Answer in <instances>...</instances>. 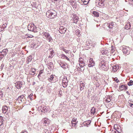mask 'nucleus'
Listing matches in <instances>:
<instances>
[{"instance_id":"obj_14","label":"nucleus","mask_w":133,"mask_h":133,"mask_svg":"<svg viewBox=\"0 0 133 133\" xmlns=\"http://www.w3.org/2000/svg\"><path fill=\"white\" fill-rule=\"evenodd\" d=\"M119 66L118 65L115 64L112 66V71L115 72L119 68Z\"/></svg>"},{"instance_id":"obj_44","label":"nucleus","mask_w":133,"mask_h":133,"mask_svg":"<svg viewBox=\"0 0 133 133\" xmlns=\"http://www.w3.org/2000/svg\"><path fill=\"white\" fill-rule=\"evenodd\" d=\"M77 122H72V123H71L72 126L73 127H75V125H76V124Z\"/></svg>"},{"instance_id":"obj_49","label":"nucleus","mask_w":133,"mask_h":133,"mask_svg":"<svg viewBox=\"0 0 133 133\" xmlns=\"http://www.w3.org/2000/svg\"><path fill=\"white\" fill-rule=\"evenodd\" d=\"M65 59H67L68 61H70V60L69 59V58H68V57L66 56H65Z\"/></svg>"},{"instance_id":"obj_41","label":"nucleus","mask_w":133,"mask_h":133,"mask_svg":"<svg viewBox=\"0 0 133 133\" xmlns=\"http://www.w3.org/2000/svg\"><path fill=\"white\" fill-rule=\"evenodd\" d=\"M52 51H47V52H49V53L50 52H51V55H50L49 56V57H53L52 56V52H51Z\"/></svg>"},{"instance_id":"obj_6","label":"nucleus","mask_w":133,"mask_h":133,"mask_svg":"<svg viewBox=\"0 0 133 133\" xmlns=\"http://www.w3.org/2000/svg\"><path fill=\"white\" fill-rule=\"evenodd\" d=\"M130 49L129 47L125 46H123L122 51L124 54H125L127 55H128L130 53Z\"/></svg>"},{"instance_id":"obj_31","label":"nucleus","mask_w":133,"mask_h":133,"mask_svg":"<svg viewBox=\"0 0 133 133\" xmlns=\"http://www.w3.org/2000/svg\"><path fill=\"white\" fill-rule=\"evenodd\" d=\"M128 85L129 86L133 85V81L132 80H130L129 82L128 83Z\"/></svg>"},{"instance_id":"obj_51","label":"nucleus","mask_w":133,"mask_h":133,"mask_svg":"<svg viewBox=\"0 0 133 133\" xmlns=\"http://www.w3.org/2000/svg\"><path fill=\"white\" fill-rule=\"evenodd\" d=\"M23 97H24V96H23L21 95L20 96H19L18 97V98H23Z\"/></svg>"},{"instance_id":"obj_48","label":"nucleus","mask_w":133,"mask_h":133,"mask_svg":"<svg viewBox=\"0 0 133 133\" xmlns=\"http://www.w3.org/2000/svg\"><path fill=\"white\" fill-rule=\"evenodd\" d=\"M129 104H130V107L133 108V103L132 104L131 103H130V102H129Z\"/></svg>"},{"instance_id":"obj_45","label":"nucleus","mask_w":133,"mask_h":133,"mask_svg":"<svg viewBox=\"0 0 133 133\" xmlns=\"http://www.w3.org/2000/svg\"><path fill=\"white\" fill-rule=\"evenodd\" d=\"M43 73V71L41 70L39 72V73L38 75V77H39V76H40Z\"/></svg>"},{"instance_id":"obj_24","label":"nucleus","mask_w":133,"mask_h":133,"mask_svg":"<svg viewBox=\"0 0 133 133\" xmlns=\"http://www.w3.org/2000/svg\"><path fill=\"white\" fill-rule=\"evenodd\" d=\"M130 24V22H128L125 26V29L128 30L131 27Z\"/></svg>"},{"instance_id":"obj_39","label":"nucleus","mask_w":133,"mask_h":133,"mask_svg":"<svg viewBox=\"0 0 133 133\" xmlns=\"http://www.w3.org/2000/svg\"><path fill=\"white\" fill-rule=\"evenodd\" d=\"M59 46H63L64 47V45L63 44V43L61 42H60L59 43Z\"/></svg>"},{"instance_id":"obj_42","label":"nucleus","mask_w":133,"mask_h":133,"mask_svg":"<svg viewBox=\"0 0 133 133\" xmlns=\"http://www.w3.org/2000/svg\"><path fill=\"white\" fill-rule=\"evenodd\" d=\"M72 122H76V119L75 118H73L72 120L71 123H72Z\"/></svg>"},{"instance_id":"obj_32","label":"nucleus","mask_w":133,"mask_h":133,"mask_svg":"<svg viewBox=\"0 0 133 133\" xmlns=\"http://www.w3.org/2000/svg\"><path fill=\"white\" fill-rule=\"evenodd\" d=\"M35 71L36 70L34 68H32L31 71L30 72V74H32V73H34Z\"/></svg>"},{"instance_id":"obj_47","label":"nucleus","mask_w":133,"mask_h":133,"mask_svg":"<svg viewBox=\"0 0 133 133\" xmlns=\"http://www.w3.org/2000/svg\"><path fill=\"white\" fill-rule=\"evenodd\" d=\"M62 91H59V96L60 95V96L61 97V96H62Z\"/></svg>"},{"instance_id":"obj_8","label":"nucleus","mask_w":133,"mask_h":133,"mask_svg":"<svg viewBox=\"0 0 133 133\" xmlns=\"http://www.w3.org/2000/svg\"><path fill=\"white\" fill-rule=\"evenodd\" d=\"M105 24L108 27L109 29H112L114 27V26L115 24V23L113 22H111L110 23L108 22L105 23Z\"/></svg>"},{"instance_id":"obj_55","label":"nucleus","mask_w":133,"mask_h":133,"mask_svg":"<svg viewBox=\"0 0 133 133\" xmlns=\"http://www.w3.org/2000/svg\"><path fill=\"white\" fill-rule=\"evenodd\" d=\"M76 32L77 33H78V32H80V31L78 30H76Z\"/></svg>"},{"instance_id":"obj_53","label":"nucleus","mask_w":133,"mask_h":133,"mask_svg":"<svg viewBox=\"0 0 133 133\" xmlns=\"http://www.w3.org/2000/svg\"><path fill=\"white\" fill-rule=\"evenodd\" d=\"M26 37H27L32 38L33 37V36L32 35H30L29 36H28Z\"/></svg>"},{"instance_id":"obj_36","label":"nucleus","mask_w":133,"mask_h":133,"mask_svg":"<svg viewBox=\"0 0 133 133\" xmlns=\"http://www.w3.org/2000/svg\"><path fill=\"white\" fill-rule=\"evenodd\" d=\"M54 78V77L53 76L51 75L50 76V78H49V79L51 81H54L53 79Z\"/></svg>"},{"instance_id":"obj_38","label":"nucleus","mask_w":133,"mask_h":133,"mask_svg":"<svg viewBox=\"0 0 133 133\" xmlns=\"http://www.w3.org/2000/svg\"><path fill=\"white\" fill-rule=\"evenodd\" d=\"M129 34L131 36L133 35V30H130L129 32Z\"/></svg>"},{"instance_id":"obj_25","label":"nucleus","mask_w":133,"mask_h":133,"mask_svg":"<svg viewBox=\"0 0 133 133\" xmlns=\"http://www.w3.org/2000/svg\"><path fill=\"white\" fill-rule=\"evenodd\" d=\"M105 0H99L98 2V4L100 6H103L104 5L103 3Z\"/></svg>"},{"instance_id":"obj_56","label":"nucleus","mask_w":133,"mask_h":133,"mask_svg":"<svg viewBox=\"0 0 133 133\" xmlns=\"http://www.w3.org/2000/svg\"><path fill=\"white\" fill-rule=\"evenodd\" d=\"M22 133H27V132L26 131H24V132H22Z\"/></svg>"},{"instance_id":"obj_43","label":"nucleus","mask_w":133,"mask_h":133,"mask_svg":"<svg viewBox=\"0 0 133 133\" xmlns=\"http://www.w3.org/2000/svg\"><path fill=\"white\" fill-rule=\"evenodd\" d=\"M114 80L117 83H118L119 82V80L118 79L117 77H115L114 78Z\"/></svg>"},{"instance_id":"obj_9","label":"nucleus","mask_w":133,"mask_h":133,"mask_svg":"<svg viewBox=\"0 0 133 133\" xmlns=\"http://www.w3.org/2000/svg\"><path fill=\"white\" fill-rule=\"evenodd\" d=\"M109 49H105L104 50L101 51V53L103 54H105L108 55L109 53Z\"/></svg>"},{"instance_id":"obj_4","label":"nucleus","mask_w":133,"mask_h":133,"mask_svg":"<svg viewBox=\"0 0 133 133\" xmlns=\"http://www.w3.org/2000/svg\"><path fill=\"white\" fill-rule=\"evenodd\" d=\"M28 29L29 30L35 32L38 31L36 28L33 23L29 24L28 26Z\"/></svg>"},{"instance_id":"obj_34","label":"nucleus","mask_w":133,"mask_h":133,"mask_svg":"<svg viewBox=\"0 0 133 133\" xmlns=\"http://www.w3.org/2000/svg\"><path fill=\"white\" fill-rule=\"evenodd\" d=\"M91 42L90 41H87L86 42V45L87 46H89L91 43Z\"/></svg>"},{"instance_id":"obj_27","label":"nucleus","mask_w":133,"mask_h":133,"mask_svg":"<svg viewBox=\"0 0 133 133\" xmlns=\"http://www.w3.org/2000/svg\"><path fill=\"white\" fill-rule=\"evenodd\" d=\"M92 14L95 16L97 17H98L99 15V13L97 12L96 11H93L92 12Z\"/></svg>"},{"instance_id":"obj_58","label":"nucleus","mask_w":133,"mask_h":133,"mask_svg":"<svg viewBox=\"0 0 133 133\" xmlns=\"http://www.w3.org/2000/svg\"><path fill=\"white\" fill-rule=\"evenodd\" d=\"M3 25L5 26H6L4 24H3Z\"/></svg>"},{"instance_id":"obj_28","label":"nucleus","mask_w":133,"mask_h":133,"mask_svg":"<svg viewBox=\"0 0 133 133\" xmlns=\"http://www.w3.org/2000/svg\"><path fill=\"white\" fill-rule=\"evenodd\" d=\"M49 121V119L47 118H43L42 120V122L43 123L46 124L47 123L48 121Z\"/></svg>"},{"instance_id":"obj_40","label":"nucleus","mask_w":133,"mask_h":133,"mask_svg":"<svg viewBox=\"0 0 133 133\" xmlns=\"http://www.w3.org/2000/svg\"><path fill=\"white\" fill-rule=\"evenodd\" d=\"M60 57H61L62 58V59H65V57L66 56L64 54H62L61 55H60Z\"/></svg>"},{"instance_id":"obj_18","label":"nucleus","mask_w":133,"mask_h":133,"mask_svg":"<svg viewBox=\"0 0 133 133\" xmlns=\"http://www.w3.org/2000/svg\"><path fill=\"white\" fill-rule=\"evenodd\" d=\"M65 29L63 28V27H60V28H59V31L60 33L61 34H63L65 32Z\"/></svg>"},{"instance_id":"obj_17","label":"nucleus","mask_w":133,"mask_h":133,"mask_svg":"<svg viewBox=\"0 0 133 133\" xmlns=\"http://www.w3.org/2000/svg\"><path fill=\"white\" fill-rule=\"evenodd\" d=\"M2 109L3 112L4 114H5L8 111V108L5 105L3 107Z\"/></svg>"},{"instance_id":"obj_26","label":"nucleus","mask_w":133,"mask_h":133,"mask_svg":"<svg viewBox=\"0 0 133 133\" xmlns=\"http://www.w3.org/2000/svg\"><path fill=\"white\" fill-rule=\"evenodd\" d=\"M96 112V109L94 107H93L92 108L91 110V114H92L93 115H94Z\"/></svg>"},{"instance_id":"obj_22","label":"nucleus","mask_w":133,"mask_h":133,"mask_svg":"<svg viewBox=\"0 0 133 133\" xmlns=\"http://www.w3.org/2000/svg\"><path fill=\"white\" fill-rule=\"evenodd\" d=\"M91 121L90 120H89L83 122V124L84 125V126H86L87 125H88L90 124L91 123ZM87 126L88 127V126L87 125Z\"/></svg>"},{"instance_id":"obj_7","label":"nucleus","mask_w":133,"mask_h":133,"mask_svg":"<svg viewBox=\"0 0 133 133\" xmlns=\"http://www.w3.org/2000/svg\"><path fill=\"white\" fill-rule=\"evenodd\" d=\"M8 52L7 49H3L2 51L0 52V58H2L6 56Z\"/></svg>"},{"instance_id":"obj_46","label":"nucleus","mask_w":133,"mask_h":133,"mask_svg":"<svg viewBox=\"0 0 133 133\" xmlns=\"http://www.w3.org/2000/svg\"><path fill=\"white\" fill-rule=\"evenodd\" d=\"M62 91H59V96L60 95V96L61 97V96H62Z\"/></svg>"},{"instance_id":"obj_23","label":"nucleus","mask_w":133,"mask_h":133,"mask_svg":"<svg viewBox=\"0 0 133 133\" xmlns=\"http://www.w3.org/2000/svg\"><path fill=\"white\" fill-rule=\"evenodd\" d=\"M114 127L115 129V130H120L121 128L119 125L117 124H115L114 125Z\"/></svg>"},{"instance_id":"obj_54","label":"nucleus","mask_w":133,"mask_h":133,"mask_svg":"<svg viewBox=\"0 0 133 133\" xmlns=\"http://www.w3.org/2000/svg\"><path fill=\"white\" fill-rule=\"evenodd\" d=\"M77 68V70H79V71H80V70H81V68H80L79 67H78Z\"/></svg>"},{"instance_id":"obj_1","label":"nucleus","mask_w":133,"mask_h":133,"mask_svg":"<svg viewBox=\"0 0 133 133\" xmlns=\"http://www.w3.org/2000/svg\"><path fill=\"white\" fill-rule=\"evenodd\" d=\"M100 62L98 66L99 68L104 71H107L108 69L107 62L104 60V58H101L100 59Z\"/></svg>"},{"instance_id":"obj_29","label":"nucleus","mask_w":133,"mask_h":133,"mask_svg":"<svg viewBox=\"0 0 133 133\" xmlns=\"http://www.w3.org/2000/svg\"><path fill=\"white\" fill-rule=\"evenodd\" d=\"M59 49L60 50H62L64 51L66 53H67L68 52V51L66 50L64 48L63 46H61L59 47Z\"/></svg>"},{"instance_id":"obj_21","label":"nucleus","mask_w":133,"mask_h":133,"mask_svg":"<svg viewBox=\"0 0 133 133\" xmlns=\"http://www.w3.org/2000/svg\"><path fill=\"white\" fill-rule=\"evenodd\" d=\"M68 1L71 4V5H73L74 8H76V3L73 0H68Z\"/></svg>"},{"instance_id":"obj_10","label":"nucleus","mask_w":133,"mask_h":133,"mask_svg":"<svg viewBox=\"0 0 133 133\" xmlns=\"http://www.w3.org/2000/svg\"><path fill=\"white\" fill-rule=\"evenodd\" d=\"M95 62L93 61V59L92 58H90L89 60V63L88 65L89 67L92 66L94 65Z\"/></svg>"},{"instance_id":"obj_15","label":"nucleus","mask_w":133,"mask_h":133,"mask_svg":"<svg viewBox=\"0 0 133 133\" xmlns=\"http://www.w3.org/2000/svg\"><path fill=\"white\" fill-rule=\"evenodd\" d=\"M80 90L82 91L83 90L84 88L85 87V85L83 82L81 81L80 82Z\"/></svg>"},{"instance_id":"obj_59","label":"nucleus","mask_w":133,"mask_h":133,"mask_svg":"<svg viewBox=\"0 0 133 133\" xmlns=\"http://www.w3.org/2000/svg\"><path fill=\"white\" fill-rule=\"evenodd\" d=\"M1 58H0V59H1Z\"/></svg>"},{"instance_id":"obj_20","label":"nucleus","mask_w":133,"mask_h":133,"mask_svg":"<svg viewBox=\"0 0 133 133\" xmlns=\"http://www.w3.org/2000/svg\"><path fill=\"white\" fill-rule=\"evenodd\" d=\"M22 84L21 82H17L16 83V87L17 88H20L22 87Z\"/></svg>"},{"instance_id":"obj_33","label":"nucleus","mask_w":133,"mask_h":133,"mask_svg":"<svg viewBox=\"0 0 133 133\" xmlns=\"http://www.w3.org/2000/svg\"><path fill=\"white\" fill-rule=\"evenodd\" d=\"M3 120L2 119V117L1 116H0V126L3 124Z\"/></svg>"},{"instance_id":"obj_13","label":"nucleus","mask_w":133,"mask_h":133,"mask_svg":"<svg viewBox=\"0 0 133 133\" xmlns=\"http://www.w3.org/2000/svg\"><path fill=\"white\" fill-rule=\"evenodd\" d=\"M106 99L105 100V101L107 102H110L112 99V98L111 96L110 95L107 96L106 97Z\"/></svg>"},{"instance_id":"obj_5","label":"nucleus","mask_w":133,"mask_h":133,"mask_svg":"<svg viewBox=\"0 0 133 133\" xmlns=\"http://www.w3.org/2000/svg\"><path fill=\"white\" fill-rule=\"evenodd\" d=\"M40 34H41L44 37H44L46 38L47 39V40L49 42L52 39L51 37L50 36L49 34L48 33L45 32H44L42 31H41L40 32Z\"/></svg>"},{"instance_id":"obj_19","label":"nucleus","mask_w":133,"mask_h":133,"mask_svg":"<svg viewBox=\"0 0 133 133\" xmlns=\"http://www.w3.org/2000/svg\"><path fill=\"white\" fill-rule=\"evenodd\" d=\"M78 19V17L77 16H74V18L72 20L73 23L77 24V23Z\"/></svg>"},{"instance_id":"obj_37","label":"nucleus","mask_w":133,"mask_h":133,"mask_svg":"<svg viewBox=\"0 0 133 133\" xmlns=\"http://www.w3.org/2000/svg\"><path fill=\"white\" fill-rule=\"evenodd\" d=\"M112 47V49L111 50L110 52L111 54H113V55H114L115 54V53H114V50H113V49L112 48V46H111Z\"/></svg>"},{"instance_id":"obj_16","label":"nucleus","mask_w":133,"mask_h":133,"mask_svg":"<svg viewBox=\"0 0 133 133\" xmlns=\"http://www.w3.org/2000/svg\"><path fill=\"white\" fill-rule=\"evenodd\" d=\"M82 58H79L80 62L79 63V65L81 68L83 67L85 65L83 63V62L82 60Z\"/></svg>"},{"instance_id":"obj_3","label":"nucleus","mask_w":133,"mask_h":133,"mask_svg":"<svg viewBox=\"0 0 133 133\" xmlns=\"http://www.w3.org/2000/svg\"><path fill=\"white\" fill-rule=\"evenodd\" d=\"M59 81L60 82H62V84L64 87H65L67 86L68 81L66 78L64 76H61L60 78Z\"/></svg>"},{"instance_id":"obj_12","label":"nucleus","mask_w":133,"mask_h":133,"mask_svg":"<svg viewBox=\"0 0 133 133\" xmlns=\"http://www.w3.org/2000/svg\"><path fill=\"white\" fill-rule=\"evenodd\" d=\"M127 88V86L124 85H120L119 87V89L120 90H126Z\"/></svg>"},{"instance_id":"obj_2","label":"nucleus","mask_w":133,"mask_h":133,"mask_svg":"<svg viewBox=\"0 0 133 133\" xmlns=\"http://www.w3.org/2000/svg\"><path fill=\"white\" fill-rule=\"evenodd\" d=\"M46 16L49 18H54L57 15L56 11L52 10H49L46 12Z\"/></svg>"},{"instance_id":"obj_50","label":"nucleus","mask_w":133,"mask_h":133,"mask_svg":"<svg viewBox=\"0 0 133 133\" xmlns=\"http://www.w3.org/2000/svg\"><path fill=\"white\" fill-rule=\"evenodd\" d=\"M80 32H78V33L76 32V35H77L78 37H79L80 36V35L79 34Z\"/></svg>"},{"instance_id":"obj_52","label":"nucleus","mask_w":133,"mask_h":133,"mask_svg":"<svg viewBox=\"0 0 133 133\" xmlns=\"http://www.w3.org/2000/svg\"><path fill=\"white\" fill-rule=\"evenodd\" d=\"M3 96V95L2 94V92L1 91V92H0V98L2 97Z\"/></svg>"},{"instance_id":"obj_30","label":"nucleus","mask_w":133,"mask_h":133,"mask_svg":"<svg viewBox=\"0 0 133 133\" xmlns=\"http://www.w3.org/2000/svg\"><path fill=\"white\" fill-rule=\"evenodd\" d=\"M59 65L61 66V67L63 68H65V64L63 63H60Z\"/></svg>"},{"instance_id":"obj_35","label":"nucleus","mask_w":133,"mask_h":133,"mask_svg":"<svg viewBox=\"0 0 133 133\" xmlns=\"http://www.w3.org/2000/svg\"><path fill=\"white\" fill-rule=\"evenodd\" d=\"M121 131V130H115L114 131L112 130V133H119Z\"/></svg>"},{"instance_id":"obj_57","label":"nucleus","mask_w":133,"mask_h":133,"mask_svg":"<svg viewBox=\"0 0 133 133\" xmlns=\"http://www.w3.org/2000/svg\"><path fill=\"white\" fill-rule=\"evenodd\" d=\"M55 1H57V0H55Z\"/></svg>"},{"instance_id":"obj_11","label":"nucleus","mask_w":133,"mask_h":133,"mask_svg":"<svg viewBox=\"0 0 133 133\" xmlns=\"http://www.w3.org/2000/svg\"><path fill=\"white\" fill-rule=\"evenodd\" d=\"M101 17H102L104 19H107L109 18V16L108 15L103 13H101L100 15Z\"/></svg>"}]
</instances>
